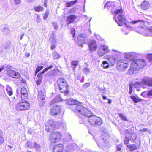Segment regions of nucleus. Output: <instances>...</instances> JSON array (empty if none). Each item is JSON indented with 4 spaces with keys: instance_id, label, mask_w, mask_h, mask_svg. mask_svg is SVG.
Here are the masks:
<instances>
[{
    "instance_id": "33",
    "label": "nucleus",
    "mask_w": 152,
    "mask_h": 152,
    "mask_svg": "<svg viewBox=\"0 0 152 152\" xmlns=\"http://www.w3.org/2000/svg\"><path fill=\"white\" fill-rule=\"evenodd\" d=\"M77 1V0H75V1H71L69 2L66 3L65 4L66 6L67 7H70L72 6L75 4Z\"/></svg>"
},
{
    "instance_id": "48",
    "label": "nucleus",
    "mask_w": 152,
    "mask_h": 152,
    "mask_svg": "<svg viewBox=\"0 0 152 152\" xmlns=\"http://www.w3.org/2000/svg\"><path fill=\"white\" fill-rule=\"evenodd\" d=\"M129 142V138L126 136L124 138V143L125 144H127Z\"/></svg>"
},
{
    "instance_id": "44",
    "label": "nucleus",
    "mask_w": 152,
    "mask_h": 152,
    "mask_svg": "<svg viewBox=\"0 0 152 152\" xmlns=\"http://www.w3.org/2000/svg\"><path fill=\"white\" fill-rule=\"evenodd\" d=\"M124 132L125 134H126L128 133V134H132V130L130 129L125 130L124 131Z\"/></svg>"
},
{
    "instance_id": "35",
    "label": "nucleus",
    "mask_w": 152,
    "mask_h": 152,
    "mask_svg": "<svg viewBox=\"0 0 152 152\" xmlns=\"http://www.w3.org/2000/svg\"><path fill=\"white\" fill-rule=\"evenodd\" d=\"M137 138V134L134 132H133L131 135L130 140L132 142H134Z\"/></svg>"
},
{
    "instance_id": "52",
    "label": "nucleus",
    "mask_w": 152,
    "mask_h": 152,
    "mask_svg": "<svg viewBox=\"0 0 152 152\" xmlns=\"http://www.w3.org/2000/svg\"><path fill=\"white\" fill-rule=\"evenodd\" d=\"M15 4L16 5L19 4L21 1V0H14Z\"/></svg>"
},
{
    "instance_id": "46",
    "label": "nucleus",
    "mask_w": 152,
    "mask_h": 152,
    "mask_svg": "<svg viewBox=\"0 0 152 152\" xmlns=\"http://www.w3.org/2000/svg\"><path fill=\"white\" fill-rule=\"evenodd\" d=\"M43 68V67L42 66H38L36 69V70L35 71L36 73L37 74L40 70L42 69Z\"/></svg>"
},
{
    "instance_id": "13",
    "label": "nucleus",
    "mask_w": 152,
    "mask_h": 152,
    "mask_svg": "<svg viewBox=\"0 0 152 152\" xmlns=\"http://www.w3.org/2000/svg\"><path fill=\"white\" fill-rule=\"evenodd\" d=\"M53 66L51 65L45 68L41 72L38 74L37 75L38 79L36 80V82L37 85H39L41 83L42 80V74L47 72L49 69L53 68Z\"/></svg>"
},
{
    "instance_id": "23",
    "label": "nucleus",
    "mask_w": 152,
    "mask_h": 152,
    "mask_svg": "<svg viewBox=\"0 0 152 152\" xmlns=\"http://www.w3.org/2000/svg\"><path fill=\"white\" fill-rule=\"evenodd\" d=\"M77 18V17L74 15H70L68 16L66 19V21L67 24H69L72 23L74 21V20Z\"/></svg>"
},
{
    "instance_id": "28",
    "label": "nucleus",
    "mask_w": 152,
    "mask_h": 152,
    "mask_svg": "<svg viewBox=\"0 0 152 152\" xmlns=\"http://www.w3.org/2000/svg\"><path fill=\"white\" fill-rule=\"evenodd\" d=\"M107 7L108 10H111L114 7V2L111 1H107L105 4L104 7Z\"/></svg>"
},
{
    "instance_id": "5",
    "label": "nucleus",
    "mask_w": 152,
    "mask_h": 152,
    "mask_svg": "<svg viewBox=\"0 0 152 152\" xmlns=\"http://www.w3.org/2000/svg\"><path fill=\"white\" fill-rule=\"evenodd\" d=\"M109 137L108 134L106 132H103L101 134V138H96V140L94 137L96 142H97L98 145L99 144H102L104 146H106V144L108 143V139Z\"/></svg>"
},
{
    "instance_id": "39",
    "label": "nucleus",
    "mask_w": 152,
    "mask_h": 152,
    "mask_svg": "<svg viewBox=\"0 0 152 152\" xmlns=\"http://www.w3.org/2000/svg\"><path fill=\"white\" fill-rule=\"evenodd\" d=\"M56 72V70L55 69H51L50 71L48 72L46 74V75L48 76H50L53 75Z\"/></svg>"
},
{
    "instance_id": "50",
    "label": "nucleus",
    "mask_w": 152,
    "mask_h": 152,
    "mask_svg": "<svg viewBox=\"0 0 152 152\" xmlns=\"http://www.w3.org/2000/svg\"><path fill=\"white\" fill-rule=\"evenodd\" d=\"M121 145L120 144L117 145V149L116 151V152H117L118 151H120L121 150Z\"/></svg>"
},
{
    "instance_id": "15",
    "label": "nucleus",
    "mask_w": 152,
    "mask_h": 152,
    "mask_svg": "<svg viewBox=\"0 0 152 152\" xmlns=\"http://www.w3.org/2000/svg\"><path fill=\"white\" fill-rule=\"evenodd\" d=\"M109 52V50L107 45H102L99 47L97 52V54L99 56H102L104 54L108 53Z\"/></svg>"
},
{
    "instance_id": "54",
    "label": "nucleus",
    "mask_w": 152,
    "mask_h": 152,
    "mask_svg": "<svg viewBox=\"0 0 152 152\" xmlns=\"http://www.w3.org/2000/svg\"><path fill=\"white\" fill-rule=\"evenodd\" d=\"M36 21L37 22H39L40 21V16L38 15H37Z\"/></svg>"
},
{
    "instance_id": "61",
    "label": "nucleus",
    "mask_w": 152,
    "mask_h": 152,
    "mask_svg": "<svg viewBox=\"0 0 152 152\" xmlns=\"http://www.w3.org/2000/svg\"><path fill=\"white\" fill-rule=\"evenodd\" d=\"M25 56L27 57H28L30 56V53H29L27 52L25 53Z\"/></svg>"
},
{
    "instance_id": "24",
    "label": "nucleus",
    "mask_w": 152,
    "mask_h": 152,
    "mask_svg": "<svg viewBox=\"0 0 152 152\" xmlns=\"http://www.w3.org/2000/svg\"><path fill=\"white\" fill-rule=\"evenodd\" d=\"M66 103L72 105V108L74 110L73 106L74 105H77L79 103V102L77 100H75L73 99H68L66 101Z\"/></svg>"
},
{
    "instance_id": "53",
    "label": "nucleus",
    "mask_w": 152,
    "mask_h": 152,
    "mask_svg": "<svg viewBox=\"0 0 152 152\" xmlns=\"http://www.w3.org/2000/svg\"><path fill=\"white\" fill-rule=\"evenodd\" d=\"M10 31L9 30V28L8 27H4L3 30V32L5 33H7V31L9 32Z\"/></svg>"
},
{
    "instance_id": "7",
    "label": "nucleus",
    "mask_w": 152,
    "mask_h": 152,
    "mask_svg": "<svg viewBox=\"0 0 152 152\" xmlns=\"http://www.w3.org/2000/svg\"><path fill=\"white\" fill-rule=\"evenodd\" d=\"M57 128L56 124L52 119L49 120L45 124V129L48 132H51Z\"/></svg>"
},
{
    "instance_id": "22",
    "label": "nucleus",
    "mask_w": 152,
    "mask_h": 152,
    "mask_svg": "<svg viewBox=\"0 0 152 152\" xmlns=\"http://www.w3.org/2000/svg\"><path fill=\"white\" fill-rule=\"evenodd\" d=\"M142 82L148 86H152V78H145L142 80Z\"/></svg>"
},
{
    "instance_id": "62",
    "label": "nucleus",
    "mask_w": 152,
    "mask_h": 152,
    "mask_svg": "<svg viewBox=\"0 0 152 152\" xmlns=\"http://www.w3.org/2000/svg\"><path fill=\"white\" fill-rule=\"evenodd\" d=\"M20 40H21L23 37L24 35V33H23L22 34H20Z\"/></svg>"
},
{
    "instance_id": "8",
    "label": "nucleus",
    "mask_w": 152,
    "mask_h": 152,
    "mask_svg": "<svg viewBox=\"0 0 152 152\" xmlns=\"http://www.w3.org/2000/svg\"><path fill=\"white\" fill-rule=\"evenodd\" d=\"M125 61L119 60L116 64V68L119 71L123 72L125 71L129 66L128 63L125 62Z\"/></svg>"
},
{
    "instance_id": "29",
    "label": "nucleus",
    "mask_w": 152,
    "mask_h": 152,
    "mask_svg": "<svg viewBox=\"0 0 152 152\" xmlns=\"http://www.w3.org/2000/svg\"><path fill=\"white\" fill-rule=\"evenodd\" d=\"M130 98L135 103H137L142 100V99L137 96H131Z\"/></svg>"
},
{
    "instance_id": "27",
    "label": "nucleus",
    "mask_w": 152,
    "mask_h": 152,
    "mask_svg": "<svg viewBox=\"0 0 152 152\" xmlns=\"http://www.w3.org/2000/svg\"><path fill=\"white\" fill-rule=\"evenodd\" d=\"M150 3L148 1H145L142 2L141 5V8L143 10L147 9L150 7Z\"/></svg>"
},
{
    "instance_id": "60",
    "label": "nucleus",
    "mask_w": 152,
    "mask_h": 152,
    "mask_svg": "<svg viewBox=\"0 0 152 152\" xmlns=\"http://www.w3.org/2000/svg\"><path fill=\"white\" fill-rule=\"evenodd\" d=\"M9 88H7L6 89V91L8 95L10 96V90H9Z\"/></svg>"
},
{
    "instance_id": "2",
    "label": "nucleus",
    "mask_w": 152,
    "mask_h": 152,
    "mask_svg": "<svg viewBox=\"0 0 152 152\" xmlns=\"http://www.w3.org/2000/svg\"><path fill=\"white\" fill-rule=\"evenodd\" d=\"M58 85L60 91L64 93L65 95H66L69 93L67 90L68 85L66 80L62 78H59L57 80Z\"/></svg>"
},
{
    "instance_id": "3",
    "label": "nucleus",
    "mask_w": 152,
    "mask_h": 152,
    "mask_svg": "<svg viewBox=\"0 0 152 152\" xmlns=\"http://www.w3.org/2000/svg\"><path fill=\"white\" fill-rule=\"evenodd\" d=\"M74 110L76 112H78L82 115L86 117L89 116L91 115V113L83 105L78 104L73 106Z\"/></svg>"
},
{
    "instance_id": "16",
    "label": "nucleus",
    "mask_w": 152,
    "mask_h": 152,
    "mask_svg": "<svg viewBox=\"0 0 152 152\" xmlns=\"http://www.w3.org/2000/svg\"><path fill=\"white\" fill-rule=\"evenodd\" d=\"M38 99L39 106L40 107H42L44 105L45 102V96L42 91H40L38 92Z\"/></svg>"
},
{
    "instance_id": "1",
    "label": "nucleus",
    "mask_w": 152,
    "mask_h": 152,
    "mask_svg": "<svg viewBox=\"0 0 152 152\" xmlns=\"http://www.w3.org/2000/svg\"><path fill=\"white\" fill-rule=\"evenodd\" d=\"M60 96V95L57 96L50 103V112L51 114L52 115H58L61 110V107L56 104V103L59 100V99H57V98H59Z\"/></svg>"
},
{
    "instance_id": "38",
    "label": "nucleus",
    "mask_w": 152,
    "mask_h": 152,
    "mask_svg": "<svg viewBox=\"0 0 152 152\" xmlns=\"http://www.w3.org/2000/svg\"><path fill=\"white\" fill-rule=\"evenodd\" d=\"M44 8L42 6H38L34 8V10L36 12H40L42 11L43 10Z\"/></svg>"
},
{
    "instance_id": "6",
    "label": "nucleus",
    "mask_w": 152,
    "mask_h": 152,
    "mask_svg": "<svg viewBox=\"0 0 152 152\" xmlns=\"http://www.w3.org/2000/svg\"><path fill=\"white\" fill-rule=\"evenodd\" d=\"M91 115L87 116L88 117V121L91 124L94 125H100L101 124L102 121L101 118L94 115Z\"/></svg>"
},
{
    "instance_id": "56",
    "label": "nucleus",
    "mask_w": 152,
    "mask_h": 152,
    "mask_svg": "<svg viewBox=\"0 0 152 152\" xmlns=\"http://www.w3.org/2000/svg\"><path fill=\"white\" fill-rule=\"evenodd\" d=\"M132 86H132V85H129V93L130 94H131L132 91Z\"/></svg>"
},
{
    "instance_id": "51",
    "label": "nucleus",
    "mask_w": 152,
    "mask_h": 152,
    "mask_svg": "<svg viewBox=\"0 0 152 152\" xmlns=\"http://www.w3.org/2000/svg\"><path fill=\"white\" fill-rule=\"evenodd\" d=\"M137 84H139V83L137 82L135 83H132L130 84V85H132V86H133L132 88H135L137 86Z\"/></svg>"
},
{
    "instance_id": "41",
    "label": "nucleus",
    "mask_w": 152,
    "mask_h": 152,
    "mask_svg": "<svg viewBox=\"0 0 152 152\" xmlns=\"http://www.w3.org/2000/svg\"><path fill=\"white\" fill-rule=\"evenodd\" d=\"M119 117L121 119L124 121H127V119L124 116L123 114H122L119 113Z\"/></svg>"
},
{
    "instance_id": "37",
    "label": "nucleus",
    "mask_w": 152,
    "mask_h": 152,
    "mask_svg": "<svg viewBox=\"0 0 152 152\" xmlns=\"http://www.w3.org/2000/svg\"><path fill=\"white\" fill-rule=\"evenodd\" d=\"M34 145L35 148L37 151L39 152L40 151L41 146L39 145L37 143L35 142Z\"/></svg>"
},
{
    "instance_id": "47",
    "label": "nucleus",
    "mask_w": 152,
    "mask_h": 152,
    "mask_svg": "<svg viewBox=\"0 0 152 152\" xmlns=\"http://www.w3.org/2000/svg\"><path fill=\"white\" fill-rule=\"evenodd\" d=\"M30 148H32L34 147V145L32 143L30 142H27L26 144Z\"/></svg>"
},
{
    "instance_id": "21",
    "label": "nucleus",
    "mask_w": 152,
    "mask_h": 152,
    "mask_svg": "<svg viewBox=\"0 0 152 152\" xmlns=\"http://www.w3.org/2000/svg\"><path fill=\"white\" fill-rule=\"evenodd\" d=\"M134 53H127L124 56V58L131 61L134 60L136 57Z\"/></svg>"
},
{
    "instance_id": "42",
    "label": "nucleus",
    "mask_w": 152,
    "mask_h": 152,
    "mask_svg": "<svg viewBox=\"0 0 152 152\" xmlns=\"http://www.w3.org/2000/svg\"><path fill=\"white\" fill-rule=\"evenodd\" d=\"M141 95L144 97L148 96V91H145L142 92L141 93Z\"/></svg>"
},
{
    "instance_id": "40",
    "label": "nucleus",
    "mask_w": 152,
    "mask_h": 152,
    "mask_svg": "<svg viewBox=\"0 0 152 152\" xmlns=\"http://www.w3.org/2000/svg\"><path fill=\"white\" fill-rule=\"evenodd\" d=\"M4 139L2 137V132L0 130V144H1L4 142Z\"/></svg>"
},
{
    "instance_id": "58",
    "label": "nucleus",
    "mask_w": 152,
    "mask_h": 152,
    "mask_svg": "<svg viewBox=\"0 0 152 152\" xmlns=\"http://www.w3.org/2000/svg\"><path fill=\"white\" fill-rule=\"evenodd\" d=\"M151 96H152V89L148 91V96L151 97Z\"/></svg>"
},
{
    "instance_id": "26",
    "label": "nucleus",
    "mask_w": 152,
    "mask_h": 152,
    "mask_svg": "<svg viewBox=\"0 0 152 152\" xmlns=\"http://www.w3.org/2000/svg\"><path fill=\"white\" fill-rule=\"evenodd\" d=\"M137 70V69L136 68L134 65L132 63L128 71V74L130 75H132L134 73V71Z\"/></svg>"
},
{
    "instance_id": "31",
    "label": "nucleus",
    "mask_w": 152,
    "mask_h": 152,
    "mask_svg": "<svg viewBox=\"0 0 152 152\" xmlns=\"http://www.w3.org/2000/svg\"><path fill=\"white\" fill-rule=\"evenodd\" d=\"M110 64L107 61H104L102 62L101 66L104 69H107L109 67Z\"/></svg>"
},
{
    "instance_id": "14",
    "label": "nucleus",
    "mask_w": 152,
    "mask_h": 152,
    "mask_svg": "<svg viewBox=\"0 0 152 152\" xmlns=\"http://www.w3.org/2000/svg\"><path fill=\"white\" fill-rule=\"evenodd\" d=\"M130 23H132L133 24H135L137 23L138 24V27L141 29L140 31L142 32H145L147 29L148 31H149L150 32L152 33V29H148V28H147L144 25V22L141 20H134L132 22Z\"/></svg>"
},
{
    "instance_id": "49",
    "label": "nucleus",
    "mask_w": 152,
    "mask_h": 152,
    "mask_svg": "<svg viewBox=\"0 0 152 152\" xmlns=\"http://www.w3.org/2000/svg\"><path fill=\"white\" fill-rule=\"evenodd\" d=\"M147 57L149 59L150 61H152V53L147 55Z\"/></svg>"
},
{
    "instance_id": "9",
    "label": "nucleus",
    "mask_w": 152,
    "mask_h": 152,
    "mask_svg": "<svg viewBox=\"0 0 152 152\" xmlns=\"http://www.w3.org/2000/svg\"><path fill=\"white\" fill-rule=\"evenodd\" d=\"M30 108V104L28 102H19L16 105V110L20 111L28 110Z\"/></svg>"
},
{
    "instance_id": "32",
    "label": "nucleus",
    "mask_w": 152,
    "mask_h": 152,
    "mask_svg": "<svg viewBox=\"0 0 152 152\" xmlns=\"http://www.w3.org/2000/svg\"><path fill=\"white\" fill-rule=\"evenodd\" d=\"M78 64V61L76 60H74L71 62V67L74 70H75L76 67L77 66Z\"/></svg>"
},
{
    "instance_id": "43",
    "label": "nucleus",
    "mask_w": 152,
    "mask_h": 152,
    "mask_svg": "<svg viewBox=\"0 0 152 152\" xmlns=\"http://www.w3.org/2000/svg\"><path fill=\"white\" fill-rule=\"evenodd\" d=\"M90 72V69L87 67L84 68L83 72L86 75L88 74Z\"/></svg>"
},
{
    "instance_id": "59",
    "label": "nucleus",
    "mask_w": 152,
    "mask_h": 152,
    "mask_svg": "<svg viewBox=\"0 0 152 152\" xmlns=\"http://www.w3.org/2000/svg\"><path fill=\"white\" fill-rule=\"evenodd\" d=\"M148 130V129L147 128H144L142 129H140V131L143 132H145Z\"/></svg>"
},
{
    "instance_id": "4",
    "label": "nucleus",
    "mask_w": 152,
    "mask_h": 152,
    "mask_svg": "<svg viewBox=\"0 0 152 152\" xmlns=\"http://www.w3.org/2000/svg\"><path fill=\"white\" fill-rule=\"evenodd\" d=\"M116 14V18L115 19V20L118 25L122 26L125 22V18L124 15L122 12V9L117 10L114 11Z\"/></svg>"
},
{
    "instance_id": "12",
    "label": "nucleus",
    "mask_w": 152,
    "mask_h": 152,
    "mask_svg": "<svg viewBox=\"0 0 152 152\" xmlns=\"http://www.w3.org/2000/svg\"><path fill=\"white\" fill-rule=\"evenodd\" d=\"M87 42V38L86 37L85 35L83 34H80L78 36L76 44L78 46H81L82 47V44L86 43Z\"/></svg>"
},
{
    "instance_id": "11",
    "label": "nucleus",
    "mask_w": 152,
    "mask_h": 152,
    "mask_svg": "<svg viewBox=\"0 0 152 152\" xmlns=\"http://www.w3.org/2000/svg\"><path fill=\"white\" fill-rule=\"evenodd\" d=\"M137 69L138 70L143 68L146 65V61L143 59H138L132 62Z\"/></svg>"
},
{
    "instance_id": "64",
    "label": "nucleus",
    "mask_w": 152,
    "mask_h": 152,
    "mask_svg": "<svg viewBox=\"0 0 152 152\" xmlns=\"http://www.w3.org/2000/svg\"><path fill=\"white\" fill-rule=\"evenodd\" d=\"M75 29L74 28H72L71 29V31L72 32V34H74L75 33Z\"/></svg>"
},
{
    "instance_id": "36",
    "label": "nucleus",
    "mask_w": 152,
    "mask_h": 152,
    "mask_svg": "<svg viewBox=\"0 0 152 152\" xmlns=\"http://www.w3.org/2000/svg\"><path fill=\"white\" fill-rule=\"evenodd\" d=\"M5 68H6V70L7 71V73L8 75H9V72L10 71V66H2L0 68V72H1L3 69H5ZM5 70H6V69H5Z\"/></svg>"
},
{
    "instance_id": "18",
    "label": "nucleus",
    "mask_w": 152,
    "mask_h": 152,
    "mask_svg": "<svg viewBox=\"0 0 152 152\" xmlns=\"http://www.w3.org/2000/svg\"><path fill=\"white\" fill-rule=\"evenodd\" d=\"M50 40L52 43L50 47L51 49L52 50L56 48L57 45L56 39L54 33H53L51 34V35L50 37Z\"/></svg>"
},
{
    "instance_id": "25",
    "label": "nucleus",
    "mask_w": 152,
    "mask_h": 152,
    "mask_svg": "<svg viewBox=\"0 0 152 152\" xmlns=\"http://www.w3.org/2000/svg\"><path fill=\"white\" fill-rule=\"evenodd\" d=\"M21 93L22 94L21 98L22 99L27 98L28 97V93L25 88H22L21 89Z\"/></svg>"
},
{
    "instance_id": "34",
    "label": "nucleus",
    "mask_w": 152,
    "mask_h": 152,
    "mask_svg": "<svg viewBox=\"0 0 152 152\" xmlns=\"http://www.w3.org/2000/svg\"><path fill=\"white\" fill-rule=\"evenodd\" d=\"M53 57L55 59H57L60 57L59 54L56 51H54L53 53Z\"/></svg>"
},
{
    "instance_id": "19",
    "label": "nucleus",
    "mask_w": 152,
    "mask_h": 152,
    "mask_svg": "<svg viewBox=\"0 0 152 152\" xmlns=\"http://www.w3.org/2000/svg\"><path fill=\"white\" fill-rule=\"evenodd\" d=\"M104 57L105 58L107 59V61L111 66H113L115 64V59L113 56L106 55L104 56Z\"/></svg>"
},
{
    "instance_id": "55",
    "label": "nucleus",
    "mask_w": 152,
    "mask_h": 152,
    "mask_svg": "<svg viewBox=\"0 0 152 152\" xmlns=\"http://www.w3.org/2000/svg\"><path fill=\"white\" fill-rule=\"evenodd\" d=\"M53 25L54 26V28L55 29H58V26L56 23L55 22H53Z\"/></svg>"
},
{
    "instance_id": "10",
    "label": "nucleus",
    "mask_w": 152,
    "mask_h": 152,
    "mask_svg": "<svg viewBox=\"0 0 152 152\" xmlns=\"http://www.w3.org/2000/svg\"><path fill=\"white\" fill-rule=\"evenodd\" d=\"M61 138V134L59 132H55L50 135L49 140L52 143H56L59 141Z\"/></svg>"
},
{
    "instance_id": "30",
    "label": "nucleus",
    "mask_w": 152,
    "mask_h": 152,
    "mask_svg": "<svg viewBox=\"0 0 152 152\" xmlns=\"http://www.w3.org/2000/svg\"><path fill=\"white\" fill-rule=\"evenodd\" d=\"M127 146L129 149L131 151L137 149V145L135 144H133L130 145H128Z\"/></svg>"
},
{
    "instance_id": "17",
    "label": "nucleus",
    "mask_w": 152,
    "mask_h": 152,
    "mask_svg": "<svg viewBox=\"0 0 152 152\" xmlns=\"http://www.w3.org/2000/svg\"><path fill=\"white\" fill-rule=\"evenodd\" d=\"M88 45L89 49L91 51L93 52L97 48L96 42L94 40H91Z\"/></svg>"
},
{
    "instance_id": "57",
    "label": "nucleus",
    "mask_w": 152,
    "mask_h": 152,
    "mask_svg": "<svg viewBox=\"0 0 152 152\" xmlns=\"http://www.w3.org/2000/svg\"><path fill=\"white\" fill-rule=\"evenodd\" d=\"M90 85V84L89 83H85L83 85V87L85 88H86L89 87Z\"/></svg>"
},
{
    "instance_id": "63",
    "label": "nucleus",
    "mask_w": 152,
    "mask_h": 152,
    "mask_svg": "<svg viewBox=\"0 0 152 152\" xmlns=\"http://www.w3.org/2000/svg\"><path fill=\"white\" fill-rule=\"evenodd\" d=\"M12 102H15L16 101L17 99H15V97H12Z\"/></svg>"
},
{
    "instance_id": "45",
    "label": "nucleus",
    "mask_w": 152,
    "mask_h": 152,
    "mask_svg": "<svg viewBox=\"0 0 152 152\" xmlns=\"http://www.w3.org/2000/svg\"><path fill=\"white\" fill-rule=\"evenodd\" d=\"M49 11L48 10H47L46 13H45L44 15L43 16V19L44 20H45L47 19L48 16L49 14Z\"/></svg>"
},
{
    "instance_id": "20",
    "label": "nucleus",
    "mask_w": 152,
    "mask_h": 152,
    "mask_svg": "<svg viewBox=\"0 0 152 152\" xmlns=\"http://www.w3.org/2000/svg\"><path fill=\"white\" fill-rule=\"evenodd\" d=\"M10 77L15 78H19L21 75L18 72H16L12 70V68L10 66Z\"/></svg>"
}]
</instances>
